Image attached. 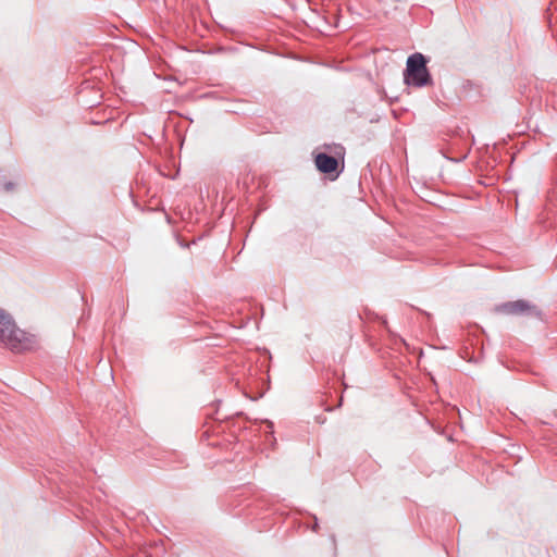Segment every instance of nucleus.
<instances>
[{"mask_svg":"<svg viewBox=\"0 0 557 557\" xmlns=\"http://www.w3.org/2000/svg\"><path fill=\"white\" fill-rule=\"evenodd\" d=\"M0 343L12 351H23L32 346V339L18 329L13 318L0 308Z\"/></svg>","mask_w":557,"mask_h":557,"instance_id":"1","label":"nucleus"},{"mask_svg":"<svg viewBox=\"0 0 557 557\" xmlns=\"http://www.w3.org/2000/svg\"><path fill=\"white\" fill-rule=\"evenodd\" d=\"M428 62L429 59L421 52L410 54L404 71L405 84L418 88L432 85L433 79L428 69Z\"/></svg>","mask_w":557,"mask_h":557,"instance_id":"2","label":"nucleus"},{"mask_svg":"<svg viewBox=\"0 0 557 557\" xmlns=\"http://www.w3.org/2000/svg\"><path fill=\"white\" fill-rule=\"evenodd\" d=\"M496 311L507 315L535 317L540 318L542 312L539 307L528 300L518 299L506 301L496 307Z\"/></svg>","mask_w":557,"mask_h":557,"instance_id":"3","label":"nucleus"},{"mask_svg":"<svg viewBox=\"0 0 557 557\" xmlns=\"http://www.w3.org/2000/svg\"><path fill=\"white\" fill-rule=\"evenodd\" d=\"M314 163L317 169L323 174H333L338 172V160L326 152L317 153L314 157Z\"/></svg>","mask_w":557,"mask_h":557,"instance_id":"4","label":"nucleus"},{"mask_svg":"<svg viewBox=\"0 0 557 557\" xmlns=\"http://www.w3.org/2000/svg\"><path fill=\"white\" fill-rule=\"evenodd\" d=\"M470 147L468 145H465V147L460 150L458 156L449 157L446 153H444V157L453 162H461L467 159Z\"/></svg>","mask_w":557,"mask_h":557,"instance_id":"5","label":"nucleus"},{"mask_svg":"<svg viewBox=\"0 0 557 557\" xmlns=\"http://www.w3.org/2000/svg\"><path fill=\"white\" fill-rule=\"evenodd\" d=\"M15 189V183L13 182H5L3 184V190L7 193L13 191Z\"/></svg>","mask_w":557,"mask_h":557,"instance_id":"6","label":"nucleus"},{"mask_svg":"<svg viewBox=\"0 0 557 557\" xmlns=\"http://www.w3.org/2000/svg\"><path fill=\"white\" fill-rule=\"evenodd\" d=\"M318 528H319V524H318V518H317V517H314V524H313V527H312V530H313V531H317V530H318Z\"/></svg>","mask_w":557,"mask_h":557,"instance_id":"7","label":"nucleus"},{"mask_svg":"<svg viewBox=\"0 0 557 557\" xmlns=\"http://www.w3.org/2000/svg\"><path fill=\"white\" fill-rule=\"evenodd\" d=\"M555 416L557 417V410L555 411Z\"/></svg>","mask_w":557,"mask_h":557,"instance_id":"8","label":"nucleus"}]
</instances>
